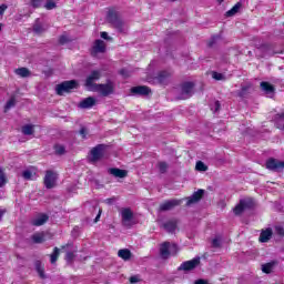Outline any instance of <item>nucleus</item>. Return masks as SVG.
I'll use <instances>...</instances> for the list:
<instances>
[{"instance_id": "nucleus-64", "label": "nucleus", "mask_w": 284, "mask_h": 284, "mask_svg": "<svg viewBox=\"0 0 284 284\" xmlns=\"http://www.w3.org/2000/svg\"><path fill=\"white\" fill-rule=\"evenodd\" d=\"M1 26H2V24L0 23V31H1Z\"/></svg>"}, {"instance_id": "nucleus-39", "label": "nucleus", "mask_w": 284, "mask_h": 284, "mask_svg": "<svg viewBox=\"0 0 284 284\" xmlns=\"http://www.w3.org/2000/svg\"><path fill=\"white\" fill-rule=\"evenodd\" d=\"M195 170H197V172H207V165H205L203 161H199L196 162Z\"/></svg>"}, {"instance_id": "nucleus-10", "label": "nucleus", "mask_w": 284, "mask_h": 284, "mask_svg": "<svg viewBox=\"0 0 284 284\" xmlns=\"http://www.w3.org/2000/svg\"><path fill=\"white\" fill-rule=\"evenodd\" d=\"M101 79V71L99 70H93L91 73L88 75L85 80V87L89 88V90H94V85H98L94 83V81H99Z\"/></svg>"}, {"instance_id": "nucleus-5", "label": "nucleus", "mask_w": 284, "mask_h": 284, "mask_svg": "<svg viewBox=\"0 0 284 284\" xmlns=\"http://www.w3.org/2000/svg\"><path fill=\"white\" fill-rule=\"evenodd\" d=\"M92 92H99L101 97H110V94H114V82L108 80L104 84H94Z\"/></svg>"}, {"instance_id": "nucleus-57", "label": "nucleus", "mask_w": 284, "mask_h": 284, "mask_svg": "<svg viewBox=\"0 0 284 284\" xmlns=\"http://www.w3.org/2000/svg\"><path fill=\"white\" fill-rule=\"evenodd\" d=\"M130 283H139V276L134 275L130 277Z\"/></svg>"}, {"instance_id": "nucleus-40", "label": "nucleus", "mask_w": 284, "mask_h": 284, "mask_svg": "<svg viewBox=\"0 0 284 284\" xmlns=\"http://www.w3.org/2000/svg\"><path fill=\"white\" fill-rule=\"evenodd\" d=\"M233 212L235 214V216H241V214H243V212H245V209L243 205H241V202L233 209Z\"/></svg>"}, {"instance_id": "nucleus-17", "label": "nucleus", "mask_w": 284, "mask_h": 284, "mask_svg": "<svg viewBox=\"0 0 284 284\" xmlns=\"http://www.w3.org/2000/svg\"><path fill=\"white\" fill-rule=\"evenodd\" d=\"M93 54L105 53V42L103 40H95L92 49Z\"/></svg>"}, {"instance_id": "nucleus-8", "label": "nucleus", "mask_w": 284, "mask_h": 284, "mask_svg": "<svg viewBox=\"0 0 284 284\" xmlns=\"http://www.w3.org/2000/svg\"><path fill=\"white\" fill-rule=\"evenodd\" d=\"M122 225L124 227H132V219H134V212L132 209L124 207L121 210Z\"/></svg>"}, {"instance_id": "nucleus-56", "label": "nucleus", "mask_w": 284, "mask_h": 284, "mask_svg": "<svg viewBox=\"0 0 284 284\" xmlns=\"http://www.w3.org/2000/svg\"><path fill=\"white\" fill-rule=\"evenodd\" d=\"M114 201H116V197H109V199L105 200V203L108 205H112V203H114Z\"/></svg>"}, {"instance_id": "nucleus-45", "label": "nucleus", "mask_w": 284, "mask_h": 284, "mask_svg": "<svg viewBox=\"0 0 284 284\" xmlns=\"http://www.w3.org/2000/svg\"><path fill=\"white\" fill-rule=\"evenodd\" d=\"M211 110L212 112H219V110H221V102L215 101L213 104H211Z\"/></svg>"}, {"instance_id": "nucleus-16", "label": "nucleus", "mask_w": 284, "mask_h": 284, "mask_svg": "<svg viewBox=\"0 0 284 284\" xmlns=\"http://www.w3.org/2000/svg\"><path fill=\"white\" fill-rule=\"evenodd\" d=\"M44 185L47 190H52L57 185V175L52 171H47L44 176Z\"/></svg>"}, {"instance_id": "nucleus-53", "label": "nucleus", "mask_w": 284, "mask_h": 284, "mask_svg": "<svg viewBox=\"0 0 284 284\" xmlns=\"http://www.w3.org/2000/svg\"><path fill=\"white\" fill-rule=\"evenodd\" d=\"M221 245V240L219 239H213L212 241V247H219Z\"/></svg>"}, {"instance_id": "nucleus-62", "label": "nucleus", "mask_w": 284, "mask_h": 284, "mask_svg": "<svg viewBox=\"0 0 284 284\" xmlns=\"http://www.w3.org/2000/svg\"><path fill=\"white\" fill-rule=\"evenodd\" d=\"M70 244L67 245H62V250H65V247H68Z\"/></svg>"}, {"instance_id": "nucleus-26", "label": "nucleus", "mask_w": 284, "mask_h": 284, "mask_svg": "<svg viewBox=\"0 0 284 284\" xmlns=\"http://www.w3.org/2000/svg\"><path fill=\"white\" fill-rule=\"evenodd\" d=\"M48 29L43 27L41 21L39 19H37L33 24V32H36V34H43V32H45Z\"/></svg>"}, {"instance_id": "nucleus-48", "label": "nucleus", "mask_w": 284, "mask_h": 284, "mask_svg": "<svg viewBox=\"0 0 284 284\" xmlns=\"http://www.w3.org/2000/svg\"><path fill=\"white\" fill-rule=\"evenodd\" d=\"M6 185V175L3 174V170L0 169V187Z\"/></svg>"}, {"instance_id": "nucleus-24", "label": "nucleus", "mask_w": 284, "mask_h": 284, "mask_svg": "<svg viewBox=\"0 0 284 284\" xmlns=\"http://www.w3.org/2000/svg\"><path fill=\"white\" fill-rule=\"evenodd\" d=\"M49 219L50 217L47 214H41L32 221V225L36 227H41V225H45V223H48Z\"/></svg>"}, {"instance_id": "nucleus-52", "label": "nucleus", "mask_w": 284, "mask_h": 284, "mask_svg": "<svg viewBox=\"0 0 284 284\" xmlns=\"http://www.w3.org/2000/svg\"><path fill=\"white\" fill-rule=\"evenodd\" d=\"M79 133L81 134L82 139H87V136H88V129L85 126H82L80 129Z\"/></svg>"}, {"instance_id": "nucleus-35", "label": "nucleus", "mask_w": 284, "mask_h": 284, "mask_svg": "<svg viewBox=\"0 0 284 284\" xmlns=\"http://www.w3.org/2000/svg\"><path fill=\"white\" fill-rule=\"evenodd\" d=\"M53 150L57 156H63L65 154V146L63 144H55Z\"/></svg>"}, {"instance_id": "nucleus-12", "label": "nucleus", "mask_w": 284, "mask_h": 284, "mask_svg": "<svg viewBox=\"0 0 284 284\" xmlns=\"http://www.w3.org/2000/svg\"><path fill=\"white\" fill-rule=\"evenodd\" d=\"M131 94L134 97H148L149 94H152V89L145 85H138L131 88Z\"/></svg>"}, {"instance_id": "nucleus-23", "label": "nucleus", "mask_w": 284, "mask_h": 284, "mask_svg": "<svg viewBox=\"0 0 284 284\" xmlns=\"http://www.w3.org/2000/svg\"><path fill=\"white\" fill-rule=\"evenodd\" d=\"M273 234L274 233H273L272 229H270V227L262 231L260 234V239H258L260 243H267L270 241V239H272Z\"/></svg>"}, {"instance_id": "nucleus-46", "label": "nucleus", "mask_w": 284, "mask_h": 284, "mask_svg": "<svg viewBox=\"0 0 284 284\" xmlns=\"http://www.w3.org/2000/svg\"><path fill=\"white\" fill-rule=\"evenodd\" d=\"M59 43L61 45H65V43H70V39L68 38V36H60Z\"/></svg>"}, {"instance_id": "nucleus-1", "label": "nucleus", "mask_w": 284, "mask_h": 284, "mask_svg": "<svg viewBox=\"0 0 284 284\" xmlns=\"http://www.w3.org/2000/svg\"><path fill=\"white\" fill-rule=\"evenodd\" d=\"M106 21L112 26V28L116 29V32L120 34H125L128 32V24L121 18V13L115 9H110L106 13Z\"/></svg>"}, {"instance_id": "nucleus-58", "label": "nucleus", "mask_w": 284, "mask_h": 284, "mask_svg": "<svg viewBox=\"0 0 284 284\" xmlns=\"http://www.w3.org/2000/svg\"><path fill=\"white\" fill-rule=\"evenodd\" d=\"M101 219V210L99 211L98 215L94 219V223H99V220Z\"/></svg>"}, {"instance_id": "nucleus-32", "label": "nucleus", "mask_w": 284, "mask_h": 284, "mask_svg": "<svg viewBox=\"0 0 284 284\" xmlns=\"http://www.w3.org/2000/svg\"><path fill=\"white\" fill-rule=\"evenodd\" d=\"M16 74H18V77H21L22 79H27V77H30V70L28 68H19L16 69Z\"/></svg>"}, {"instance_id": "nucleus-11", "label": "nucleus", "mask_w": 284, "mask_h": 284, "mask_svg": "<svg viewBox=\"0 0 284 284\" xmlns=\"http://www.w3.org/2000/svg\"><path fill=\"white\" fill-rule=\"evenodd\" d=\"M182 201L172 199L168 200L164 203L160 204V212H170V210H174V207H179L181 205Z\"/></svg>"}, {"instance_id": "nucleus-54", "label": "nucleus", "mask_w": 284, "mask_h": 284, "mask_svg": "<svg viewBox=\"0 0 284 284\" xmlns=\"http://www.w3.org/2000/svg\"><path fill=\"white\" fill-rule=\"evenodd\" d=\"M283 119H284V113H277V114L275 115V121H277V123H278L280 121H283Z\"/></svg>"}, {"instance_id": "nucleus-21", "label": "nucleus", "mask_w": 284, "mask_h": 284, "mask_svg": "<svg viewBox=\"0 0 284 284\" xmlns=\"http://www.w3.org/2000/svg\"><path fill=\"white\" fill-rule=\"evenodd\" d=\"M178 225H179V221L176 220H170L162 224L165 232H169V233L174 232Z\"/></svg>"}, {"instance_id": "nucleus-51", "label": "nucleus", "mask_w": 284, "mask_h": 284, "mask_svg": "<svg viewBox=\"0 0 284 284\" xmlns=\"http://www.w3.org/2000/svg\"><path fill=\"white\" fill-rule=\"evenodd\" d=\"M101 39H104L105 41H112V37L108 34V32L103 31L100 33Z\"/></svg>"}, {"instance_id": "nucleus-41", "label": "nucleus", "mask_w": 284, "mask_h": 284, "mask_svg": "<svg viewBox=\"0 0 284 284\" xmlns=\"http://www.w3.org/2000/svg\"><path fill=\"white\" fill-rule=\"evenodd\" d=\"M219 41H221V36H213L211 38V40L209 41V48H214V45H216V43H219Z\"/></svg>"}, {"instance_id": "nucleus-55", "label": "nucleus", "mask_w": 284, "mask_h": 284, "mask_svg": "<svg viewBox=\"0 0 284 284\" xmlns=\"http://www.w3.org/2000/svg\"><path fill=\"white\" fill-rule=\"evenodd\" d=\"M6 10H8V6L1 4L0 6V16H3V12H6Z\"/></svg>"}, {"instance_id": "nucleus-15", "label": "nucleus", "mask_w": 284, "mask_h": 284, "mask_svg": "<svg viewBox=\"0 0 284 284\" xmlns=\"http://www.w3.org/2000/svg\"><path fill=\"white\" fill-rule=\"evenodd\" d=\"M97 105V98L89 97L79 102L78 108L80 110H90Z\"/></svg>"}, {"instance_id": "nucleus-2", "label": "nucleus", "mask_w": 284, "mask_h": 284, "mask_svg": "<svg viewBox=\"0 0 284 284\" xmlns=\"http://www.w3.org/2000/svg\"><path fill=\"white\" fill-rule=\"evenodd\" d=\"M256 54L261 59H265L266 57H274V54H283V50L276 49L274 43H262L256 48Z\"/></svg>"}, {"instance_id": "nucleus-7", "label": "nucleus", "mask_w": 284, "mask_h": 284, "mask_svg": "<svg viewBox=\"0 0 284 284\" xmlns=\"http://www.w3.org/2000/svg\"><path fill=\"white\" fill-rule=\"evenodd\" d=\"M199 265H201V257L197 256L191 261L183 262L178 270L179 272H192L193 270H196Z\"/></svg>"}, {"instance_id": "nucleus-4", "label": "nucleus", "mask_w": 284, "mask_h": 284, "mask_svg": "<svg viewBox=\"0 0 284 284\" xmlns=\"http://www.w3.org/2000/svg\"><path fill=\"white\" fill-rule=\"evenodd\" d=\"M176 252H179V246L175 243L163 242L160 245L161 258L168 260V258H170V256L176 255Z\"/></svg>"}, {"instance_id": "nucleus-36", "label": "nucleus", "mask_w": 284, "mask_h": 284, "mask_svg": "<svg viewBox=\"0 0 284 284\" xmlns=\"http://www.w3.org/2000/svg\"><path fill=\"white\" fill-rule=\"evenodd\" d=\"M14 105H17V99L11 98L10 100H8V102L4 105V112L12 110V108H14Z\"/></svg>"}, {"instance_id": "nucleus-25", "label": "nucleus", "mask_w": 284, "mask_h": 284, "mask_svg": "<svg viewBox=\"0 0 284 284\" xmlns=\"http://www.w3.org/2000/svg\"><path fill=\"white\" fill-rule=\"evenodd\" d=\"M118 256L122 258V261H130V258H132V252L129 248H121L118 251Z\"/></svg>"}, {"instance_id": "nucleus-29", "label": "nucleus", "mask_w": 284, "mask_h": 284, "mask_svg": "<svg viewBox=\"0 0 284 284\" xmlns=\"http://www.w3.org/2000/svg\"><path fill=\"white\" fill-rule=\"evenodd\" d=\"M240 203L244 210H252V207H254V200L252 199L240 200Z\"/></svg>"}, {"instance_id": "nucleus-33", "label": "nucleus", "mask_w": 284, "mask_h": 284, "mask_svg": "<svg viewBox=\"0 0 284 284\" xmlns=\"http://www.w3.org/2000/svg\"><path fill=\"white\" fill-rule=\"evenodd\" d=\"M31 239L36 244L45 243V235H43V233H36Z\"/></svg>"}, {"instance_id": "nucleus-37", "label": "nucleus", "mask_w": 284, "mask_h": 284, "mask_svg": "<svg viewBox=\"0 0 284 284\" xmlns=\"http://www.w3.org/2000/svg\"><path fill=\"white\" fill-rule=\"evenodd\" d=\"M212 79H214L215 81H226L227 80L225 74L219 73L216 71H212Z\"/></svg>"}, {"instance_id": "nucleus-49", "label": "nucleus", "mask_w": 284, "mask_h": 284, "mask_svg": "<svg viewBox=\"0 0 284 284\" xmlns=\"http://www.w3.org/2000/svg\"><path fill=\"white\" fill-rule=\"evenodd\" d=\"M275 234L278 236H284V227L281 225L275 226Z\"/></svg>"}, {"instance_id": "nucleus-50", "label": "nucleus", "mask_w": 284, "mask_h": 284, "mask_svg": "<svg viewBox=\"0 0 284 284\" xmlns=\"http://www.w3.org/2000/svg\"><path fill=\"white\" fill-rule=\"evenodd\" d=\"M65 261H68V263H72V261H74V253L73 252H67Z\"/></svg>"}, {"instance_id": "nucleus-3", "label": "nucleus", "mask_w": 284, "mask_h": 284, "mask_svg": "<svg viewBox=\"0 0 284 284\" xmlns=\"http://www.w3.org/2000/svg\"><path fill=\"white\" fill-rule=\"evenodd\" d=\"M79 89V82L77 80L63 81L55 87L57 94L63 97L65 93L72 92V90Z\"/></svg>"}, {"instance_id": "nucleus-60", "label": "nucleus", "mask_w": 284, "mask_h": 284, "mask_svg": "<svg viewBox=\"0 0 284 284\" xmlns=\"http://www.w3.org/2000/svg\"><path fill=\"white\" fill-rule=\"evenodd\" d=\"M277 128H280V130H283L284 124H280Z\"/></svg>"}, {"instance_id": "nucleus-61", "label": "nucleus", "mask_w": 284, "mask_h": 284, "mask_svg": "<svg viewBox=\"0 0 284 284\" xmlns=\"http://www.w3.org/2000/svg\"><path fill=\"white\" fill-rule=\"evenodd\" d=\"M223 1H225V0H217V3L221 6V3H223Z\"/></svg>"}, {"instance_id": "nucleus-59", "label": "nucleus", "mask_w": 284, "mask_h": 284, "mask_svg": "<svg viewBox=\"0 0 284 284\" xmlns=\"http://www.w3.org/2000/svg\"><path fill=\"white\" fill-rule=\"evenodd\" d=\"M3 214H6V212L0 210V221H1V219H3Z\"/></svg>"}, {"instance_id": "nucleus-9", "label": "nucleus", "mask_w": 284, "mask_h": 284, "mask_svg": "<svg viewBox=\"0 0 284 284\" xmlns=\"http://www.w3.org/2000/svg\"><path fill=\"white\" fill-rule=\"evenodd\" d=\"M105 150V145L98 144L91 150V158L89 159L90 163H97L103 159V152Z\"/></svg>"}, {"instance_id": "nucleus-30", "label": "nucleus", "mask_w": 284, "mask_h": 284, "mask_svg": "<svg viewBox=\"0 0 284 284\" xmlns=\"http://www.w3.org/2000/svg\"><path fill=\"white\" fill-rule=\"evenodd\" d=\"M22 134H24V136H31V134H34V125L32 124H26L22 126Z\"/></svg>"}, {"instance_id": "nucleus-14", "label": "nucleus", "mask_w": 284, "mask_h": 284, "mask_svg": "<svg viewBox=\"0 0 284 284\" xmlns=\"http://www.w3.org/2000/svg\"><path fill=\"white\" fill-rule=\"evenodd\" d=\"M203 194H205V190L200 189L196 192H194L191 196L186 197V206L190 207V205L199 203V201L203 199Z\"/></svg>"}, {"instance_id": "nucleus-22", "label": "nucleus", "mask_w": 284, "mask_h": 284, "mask_svg": "<svg viewBox=\"0 0 284 284\" xmlns=\"http://www.w3.org/2000/svg\"><path fill=\"white\" fill-rule=\"evenodd\" d=\"M169 79H170V72L168 71H160L158 73V77H155V81H158V83H160L161 85H165Z\"/></svg>"}, {"instance_id": "nucleus-18", "label": "nucleus", "mask_w": 284, "mask_h": 284, "mask_svg": "<svg viewBox=\"0 0 284 284\" xmlns=\"http://www.w3.org/2000/svg\"><path fill=\"white\" fill-rule=\"evenodd\" d=\"M108 172L111 176H115V179H125L128 176V171L118 168H110Z\"/></svg>"}, {"instance_id": "nucleus-31", "label": "nucleus", "mask_w": 284, "mask_h": 284, "mask_svg": "<svg viewBox=\"0 0 284 284\" xmlns=\"http://www.w3.org/2000/svg\"><path fill=\"white\" fill-rule=\"evenodd\" d=\"M274 265H276L275 261L263 264L262 272H264V274H272V270H274Z\"/></svg>"}, {"instance_id": "nucleus-63", "label": "nucleus", "mask_w": 284, "mask_h": 284, "mask_svg": "<svg viewBox=\"0 0 284 284\" xmlns=\"http://www.w3.org/2000/svg\"><path fill=\"white\" fill-rule=\"evenodd\" d=\"M170 1H172V3H174L175 1H179V0H170Z\"/></svg>"}, {"instance_id": "nucleus-6", "label": "nucleus", "mask_w": 284, "mask_h": 284, "mask_svg": "<svg viewBox=\"0 0 284 284\" xmlns=\"http://www.w3.org/2000/svg\"><path fill=\"white\" fill-rule=\"evenodd\" d=\"M194 94V82H183L181 84V92L178 99L185 100L190 99Z\"/></svg>"}, {"instance_id": "nucleus-43", "label": "nucleus", "mask_w": 284, "mask_h": 284, "mask_svg": "<svg viewBox=\"0 0 284 284\" xmlns=\"http://www.w3.org/2000/svg\"><path fill=\"white\" fill-rule=\"evenodd\" d=\"M44 8L47 10H54V8H57V2L52 1V0H48L44 4Z\"/></svg>"}, {"instance_id": "nucleus-42", "label": "nucleus", "mask_w": 284, "mask_h": 284, "mask_svg": "<svg viewBox=\"0 0 284 284\" xmlns=\"http://www.w3.org/2000/svg\"><path fill=\"white\" fill-rule=\"evenodd\" d=\"M158 168H159L160 174H165V172H168L169 165L166 164V162H159Z\"/></svg>"}, {"instance_id": "nucleus-44", "label": "nucleus", "mask_w": 284, "mask_h": 284, "mask_svg": "<svg viewBox=\"0 0 284 284\" xmlns=\"http://www.w3.org/2000/svg\"><path fill=\"white\" fill-rule=\"evenodd\" d=\"M119 74H121V77H123V79H130V77H131L130 70H128V69H121L119 71Z\"/></svg>"}, {"instance_id": "nucleus-47", "label": "nucleus", "mask_w": 284, "mask_h": 284, "mask_svg": "<svg viewBox=\"0 0 284 284\" xmlns=\"http://www.w3.org/2000/svg\"><path fill=\"white\" fill-rule=\"evenodd\" d=\"M45 0H31L32 8H41V3H43Z\"/></svg>"}, {"instance_id": "nucleus-27", "label": "nucleus", "mask_w": 284, "mask_h": 284, "mask_svg": "<svg viewBox=\"0 0 284 284\" xmlns=\"http://www.w3.org/2000/svg\"><path fill=\"white\" fill-rule=\"evenodd\" d=\"M36 271L38 272L40 278H45V271L43 268V265L41 264V261L37 260L34 262Z\"/></svg>"}, {"instance_id": "nucleus-38", "label": "nucleus", "mask_w": 284, "mask_h": 284, "mask_svg": "<svg viewBox=\"0 0 284 284\" xmlns=\"http://www.w3.org/2000/svg\"><path fill=\"white\" fill-rule=\"evenodd\" d=\"M59 254H60L59 247H54L53 253L51 254V260H50L52 265H54V263H57V261L59 258Z\"/></svg>"}, {"instance_id": "nucleus-19", "label": "nucleus", "mask_w": 284, "mask_h": 284, "mask_svg": "<svg viewBox=\"0 0 284 284\" xmlns=\"http://www.w3.org/2000/svg\"><path fill=\"white\" fill-rule=\"evenodd\" d=\"M260 87L263 90V92H265V94L270 97V99L274 97L275 89L274 85L270 84V82H261Z\"/></svg>"}, {"instance_id": "nucleus-20", "label": "nucleus", "mask_w": 284, "mask_h": 284, "mask_svg": "<svg viewBox=\"0 0 284 284\" xmlns=\"http://www.w3.org/2000/svg\"><path fill=\"white\" fill-rule=\"evenodd\" d=\"M251 90H252L251 82H247L246 84H242L241 90L237 91V97H240V99H245V97L250 94Z\"/></svg>"}, {"instance_id": "nucleus-28", "label": "nucleus", "mask_w": 284, "mask_h": 284, "mask_svg": "<svg viewBox=\"0 0 284 284\" xmlns=\"http://www.w3.org/2000/svg\"><path fill=\"white\" fill-rule=\"evenodd\" d=\"M243 3L237 2L232 9L226 11L225 17H234V14H237V12L241 10Z\"/></svg>"}, {"instance_id": "nucleus-34", "label": "nucleus", "mask_w": 284, "mask_h": 284, "mask_svg": "<svg viewBox=\"0 0 284 284\" xmlns=\"http://www.w3.org/2000/svg\"><path fill=\"white\" fill-rule=\"evenodd\" d=\"M34 176H37V173L32 172L31 170H24L22 172V178L24 181H33Z\"/></svg>"}, {"instance_id": "nucleus-13", "label": "nucleus", "mask_w": 284, "mask_h": 284, "mask_svg": "<svg viewBox=\"0 0 284 284\" xmlns=\"http://www.w3.org/2000/svg\"><path fill=\"white\" fill-rule=\"evenodd\" d=\"M266 168L267 170H272L273 172H281V170H283L284 168V162L271 158L266 161Z\"/></svg>"}]
</instances>
